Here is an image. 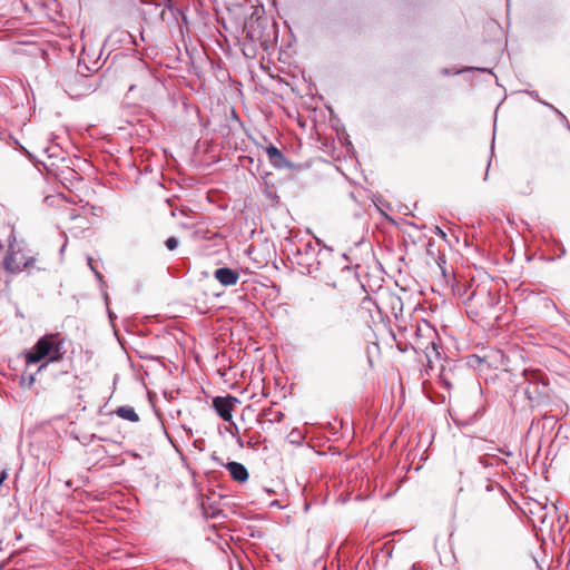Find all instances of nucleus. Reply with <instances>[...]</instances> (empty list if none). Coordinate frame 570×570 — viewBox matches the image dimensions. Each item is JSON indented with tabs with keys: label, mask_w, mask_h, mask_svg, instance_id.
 <instances>
[{
	"label": "nucleus",
	"mask_w": 570,
	"mask_h": 570,
	"mask_svg": "<svg viewBox=\"0 0 570 570\" xmlns=\"http://www.w3.org/2000/svg\"><path fill=\"white\" fill-rule=\"evenodd\" d=\"M66 337L60 332L46 333L40 336L35 345L24 353L27 365L38 364L45 361L38 367V372L48 366L49 363L60 362L67 350L65 347Z\"/></svg>",
	"instance_id": "nucleus-1"
},
{
	"label": "nucleus",
	"mask_w": 570,
	"mask_h": 570,
	"mask_svg": "<svg viewBox=\"0 0 570 570\" xmlns=\"http://www.w3.org/2000/svg\"><path fill=\"white\" fill-rule=\"evenodd\" d=\"M2 265L11 274L27 272L29 276L48 271L47 264L38 257V253L30 249L23 242L17 240L9 244Z\"/></svg>",
	"instance_id": "nucleus-2"
},
{
	"label": "nucleus",
	"mask_w": 570,
	"mask_h": 570,
	"mask_svg": "<svg viewBox=\"0 0 570 570\" xmlns=\"http://www.w3.org/2000/svg\"><path fill=\"white\" fill-rule=\"evenodd\" d=\"M90 69L78 63L77 71L67 72L63 77L65 91L72 98H78L96 90V85L90 82L89 77L83 72Z\"/></svg>",
	"instance_id": "nucleus-3"
},
{
	"label": "nucleus",
	"mask_w": 570,
	"mask_h": 570,
	"mask_svg": "<svg viewBox=\"0 0 570 570\" xmlns=\"http://www.w3.org/2000/svg\"><path fill=\"white\" fill-rule=\"evenodd\" d=\"M239 403V400L230 394L225 396H215L212 401L213 409L217 415L225 422H232L233 410L235 404Z\"/></svg>",
	"instance_id": "nucleus-4"
},
{
	"label": "nucleus",
	"mask_w": 570,
	"mask_h": 570,
	"mask_svg": "<svg viewBox=\"0 0 570 570\" xmlns=\"http://www.w3.org/2000/svg\"><path fill=\"white\" fill-rule=\"evenodd\" d=\"M265 151L268 156L269 163L274 168L284 169L294 167V164L286 159L283 153L273 144H268V146L265 148Z\"/></svg>",
	"instance_id": "nucleus-5"
},
{
	"label": "nucleus",
	"mask_w": 570,
	"mask_h": 570,
	"mask_svg": "<svg viewBox=\"0 0 570 570\" xmlns=\"http://www.w3.org/2000/svg\"><path fill=\"white\" fill-rule=\"evenodd\" d=\"M214 277L220 285L228 287L237 284L239 274L236 269L223 266L215 269Z\"/></svg>",
	"instance_id": "nucleus-6"
},
{
	"label": "nucleus",
	"mask_w": 570,
	"mask_h": 570,
	"mask_svg": "<svg viewBox=\"0 0 570 570\" xmlns=\"http://www.w3.org/2000/svg\"><path fill=\"white\" fill-rule=\"evenodd\" d=\"M224 466L229 472L232 479L236 482L244 483L249 478L248 470L243 463L229 461L224 464Z\"/></svg>",
	"instance_id": "nucleus-7"
},
{
	"label": "nucleus",
	"mask_w": 570,
	"mask_h": 570,
	"mask_svg": "<svg viewBox=\"0 0 570 570\" xmlns=\"http://www.w3.org/2000/svg\"><path fill=\"white\" fill-rule=\"evenodd\" d=\"M478 463L484 469H492L498 468L501 464H508V462L504 459L490 453H485L479 456Z\"/></svg>",
	"instance_id": "nucleus-8"
},
{
	"label": "nucleus",
	"mask_w": 570,
	"mask_h": 570,
	"mask_svg": "<svg viewBox=\"0 0 570 570\" xmlns=\"http://www.w3.org/2000/svg\"><path fill=\"white\" fill-rule=\"evenodd\" d=\"M115 413L119 417H121L124 420H127V421H130V422H138L139 421V415L137 414L135 409L132 406H129V405H122V406L117 407Z\"/></svg>",
	"instance_id": "nucleus-9"
},
{
	"label": "nucleus",
	"mask_w": 570,
	"mask_h": 570,
	"mask_svg": "<svg viewBox=\"0 0 570 570\" xmlns=\"http://www.w3.org/2000/svg\"><path fill=\"white\" fill-rule=\"evenodd\" d=\"M493 475H495V473H493ZM484 490L487 492H492V491H499L502 495L507 494V490L504 489V487L499 483L498 481L493 480L492 479V473H489L485 478H484Z\"/></svg>",
	"instance_id": "nucleus-10"
},
{
	"label": "nucleus",
	"mask_w": 570,
	"mask_h": 570,
	"mask_svg": "<svg viewBox=\"0 0 570 570\" xmlns=\"http://www.w3.org/2000/svg\"><path fill=\"white\" fill-rule=\"evenodd\" d=\"M472 70H478V71H481V72H488V73L493 75L491 69H488V68H476V67H465L463 69H459V70H455V71H451L449 68H442L441 69V73L444 75V76H450V75H459V73H463V72H470Z\"/></svg>",
	"instance_id": "nucleus-11"
},
{
	"label": "nucleus",
	"mask_w": 570,
	"mask_h": 570,
	"mask_svg": "<svg viewBox=\"0 0 570 570\" xmlns=\"http://www.w3.org/2000/svg\"><path fill=\"white\" fill-rule=\"evenodd\" d=\"M163 3H164L165 9L169 10L173 14L180 16L185 23L188 22L187 16L183 11V9L178 8L175 4L174 0H163Z\"/></svg>",
	"instance_id": "nucleus-12"
},
{
	"label": "nucleus",
	"mask_w": 570,
	"mask_h": 570,
	"mask_svg": "<svg viewBox=\"0 0 570 570\" xmlns=\"http://www.w3.org/2000/svg\"><path fill=\"white\" fill-rule=\"evenodd\" d=\"M265 420L269 423L281 422L284 419V413L282 411H274L273 409H267L263 412Z\"/></svg>",
	"instance_id": "nucleus-13"
},
{
	"label": "nucleus",
	"mask_w": 570,
	"mask_h": 570,
	"mask_svg": "<svg viewBox=\"0 0 570 570\" xmlns=\"http://www.w3.org/2000/svg\"><path fill=\"white\" fill-rule=\"evenodd\" d=\"M331 253H332V248L327 247L326 245H324L323 249L318 250L315 269H320L322 259H324L326 256L331 255Z\"/></svg>",
	"instance_id": "nucleus-14"
},
{
	"label": "nucleus",
	"mask_w": 570,
	"mask_h": 570,
	"mask_svg": "<svg viewBox=\"0 0 570 570\" xmlns=\"http://www.w3.org/2000/svg\"><path fill=\"white\" fill-rule=\"evenodd\" d=\"M178 245L179 240L175 236L168 237L165 242V246L167 247L168 250H175L178 247Z\"/></svg>",
	"instance_id": "nucleus-15"
},
{
	"label": "nucleus",
	"mask_w": 570,
	"mask_h": 570,
	"mask_svg": "<svg viewBox=\"0 0 570 570\" xmlns=\"http://www.w3.org/2000/svg\"><path fill=\"white\" fill-rule=\"evenodd\" d=\"M487 304L489 306H493L494 304L499 303V297L493 294L491 291H488L485 293Z\"/></svg>",
	"instance_id": "nucleus-16"
},
{
	"label": "nucleus",
	"mask_w": 570,
	"mask_h": 570,
	"mask_svg": "<svg viewBox=\"0 0 570 570\" xmlns=\"http://www.w3.org/2000/svg\"><path fill=\"white\" fill-rule=\"evenodd\" d=\"M229 425L225 428L226 432H228L233 438L239 434V430L237 424L232 420L228 422Z\"/></svg>",
	"instance_id": "nucleus-17"
},
{
	"label": "nucleus",
	"mask_w": 570,
	"mask_h": 570,
	"mask_svg": "<svg viewBox=\"0 0 570 570\" xmlns=\"http://www.w3.org/2000/svg\"><path fill=\"white\" fill-rule=\"evenodd\" d=\"M289 435H291L292 438H294V439L292 440V442H296V443H298V444H299V443L302 442V440H303V436H302V434H301V432H299L298 430H293V431L289 433Z\"/></svg>",
	"instance_id": "nucleus-18"
},
{
	"label": "nucleus",
	"mask_w": 570,
	"mask_h": 570,
	"mask_svg": "<svg viewBox=\"0 0 570 570\" xmlns=\"http://www.w3.org/2000/svg\"><path fill=\"white\" fill-rule=\"evenodd\" d=\"M524 92H525L527 95H529L532 99H534L535 101H538V102H540V104H541V101H543V100L540 98V96H539V94H538V91H537V90H525Z\"/></svg>",
	"instance_id": "nucleus-19"
},
{
	"label": "nucleus",
	"mask_w": 570,
	"mask_h": 570,
	"mask_svg": "<svg viewBox=\"0 0 570 570\" xmlns=\"http://www.w3.org/2000/svg\"><path fill=\"white\" fill-rule=\"evenodd\" d=\"M541 105H543L544 107L549 108L554 114H560V110L558 108H556L553 105H551L550 102H548L546 100L541 101Z\"/></svg>",
	"instance_id": "nucleus-20"
},
{
	"label": "nucleus",
	"mask_w": 570,
	"mask_h": 570,
	"mask_svg": "<svg viewBox=\"0 0 570 570\" xmlns=\"http://www.w3.org/2000/svg\"><path fill=\"white\" fill-rule=\"evenodd\" d=\"M87 264L92 273H95V271H98L96 265L94 264L92 257H90V256L87 257Z\"/></svg>",
	"instance_id": "nucleus-21"
},
{
	"label": "nucleus",
	"mask_w": 570,
	"mask_h": 570,
	"mask_svg": "<svg viewBox=\"0 0 570 570\" xmlns=\"http://www.w3.org/2000/svg\"><path fill=\"white\" fill-rule=\"evenodd\" d=\"M560 121L566 126V127H569V121L567 119V117L560 111V114H556Z\"/></svg>",
	"instance_id": "nucleus-22"
},
{
	"label": "nucleus",
	"mask_w": 570,
	"mask_h": 570,
	"mask_svg": "<svg viewBox=\"0 0 570 570\" xmlns=\"http://www.w3.org/2000/svg\"><path fill=\"white\" fill-rule=\"evenodd\" d=\"M24 381H26V377L22 376V382H24ZM27 381H28L27 385L30 387L35 382V374H29L27 377Z\"/></svg>",
	"instance_id": "nucleus-23"
},
{
	"label": "nucleus",
	"mask_w": 570,
	"mask_h": 570,
	"mask_svg": "<svg viewBox=\"0 0 570 570\" xmlns=\"http://www.w3.org/2000/svg\"><path fill=\"white\" fill-rule=\"evenodd\" d=\"M94 274H95L97 281L100 283V285H104L105 284L104 275L99 271H95Z\"/></svg>",
	"instance_id": "nucleus-24"
},
{
	"label": "nucleus",
	"mask_w": 570,
	"mask_h": 570,
	"mask_svg": "<svg viewBox=\"0 0 570 570\" xmlns=\"http://www.w3.org/2000/svg\"><path fill=\"white\" fill-rule=\"evenodd\" d=\"M14 142L18 145L19 149L24 154V155H29V151L22 146L19 144L18 140H14Z\"/></svg>",
	"instance_id": "nucleus-25"
},
{
	"label": "nucleus",
	"mask_w": 570,
	"mask_h": 570,
	"mask_svg": "<svg viewBox=\"0 0 570 570\" xmlns=\"http://www.w3.org/2000/svg\"><path fill=\"white\" fill-rule=\"evenodd\" d=\"M309 252H314V247L311 243L305 245V253L308 254Z\"/></svg>",
	"instance_id": "nucleus-26"
},
{
	"label": "nucleus",
	"mask_w": 570,
	"mask_h": 570,
	"mask_svg": "<svg viewBox=\"0 0 570 570\" xmlns=\"http://www.w3.org/2000/svg\"><path fill=\"white\" fill-rule=\"evenodd\" d=\"M7 476H8L7 471H6V470H2V471L0 472V480H1V483H3V481L7 479Z\"/></svg>",
	"instance_id": "nucleus-27"
},
{
	"label": "nucleus",
	"mask_w": 570,
	"mask_h": 570,
	"mask_svg": "<svg viewBox=\"0 0 570 570\" xmlns=\"http://www.w3.org/2000/svg\"><path fill=\"white\" fill-rule=\"evenodd\" d=\"M412 330H413V334L416 337H419L420 336V332H421V327L420 326H415V327L412 326Z\"/></svg>",
	"instance_id": "nucleus-28"
},
{
	"label": "nucleus",
	"mask_w": 570,
	"mask_h": 570,
	"mask_svg": "<svg viewBox=\"0 0 570 570\" xmlns=\"http://www.w3.org/2000/svg\"><path fill=\"white\" fill-rule=\"evenodd\" d=\"M363 216H364L363 210H356V212L354 213V217H355V218H357V219H361Z\"/></svg>",
	"instance_id": "nucleus-29"
},
{
	"label": "nucleus",
	"mask_w": 570,
	"mask_h": 570,
	"mask_svg": "<svg viewBox=\"0 0 570 570\" xmlns=\"http://www.w3.org/2000/svg\"><path fill=\"white\" fill-rule=\"evenodd\" d=\"M499 451H500L501 453H503L504 455H508V456L512 455V452H511L510 450H507V449H499Z\"/></svg>",
	"instance_id": "nucleus-30"
},
{
	"label": "nucleus",
	"mask_w": 570,
	"mask_h": 570,
	"mask_svg": "<svg viewBox=\"0 0 570 570\" xmlns=\"http://www.w3.org/2000/svg\"><path fill=\"white\" fill-rule=\"evenodd\" d=\"M490 166H491V158H490V159H489V161H488V168H487V171H485V174H484V180H487V179H488V177H489V168H490Z\"/></svg>",
	"instance_id": "nucleus-31"
},
{
	"label": "nucleus",
	"mask_w": 570,
	"mask_h": 570,
	"mask_svg": "<svg viewBox=\"0 0 570 570\" xmlns=\"http://www.w3.org/2000/svg\"><path fill=\"white\" fill-rule=\"evenodd\" d=\"M234 438L236 439V442H237L240 446H243V440H242V438L239 436V434H238V435H236V436H234Z\"/></svg>",
	"instance_id": "nucleus-32"
},
{
	"label": "nucleus",
	"mask_w": 570,
	"mask_h": 570,
	"mask_svg": "<svg viewBox=\"0 0 570 570\" xmlns=\"http://www.w3.org/2000/svg\"><path fill=\"white\" fill-rule=\"evenodd\" d=\"M494 155V138L492 139L491 144V157Z\"/></svg>",
	"instance_id": "nucleus-33"
},
{
	"label": "nucleus",
	"mask_w": 570,
	"mask_h": 570,
	"mask_svg": "<svg viewBox=\"0 0 570 570\" xmlns=\"http://www.w3.org/2000/svg\"><path fill=\"white\" fill-rule=\"evenodd\" d=\"M438 235L445 237V233L440 227H438Z\"/></svg>",
	"instance_id": "nucleus-34"
},
{
	"label": "nucleus",
	"mask_w": 570,
	"mask_h": 570,
	"mask_svg": "<svg viewBox=\"0 0 570 570\" xmlns=\"http://www.w3.org/2000/svg\"><path fill=\"white\" fill-rule=\"evenodd\" d=\"M478 294H479L478 292H473L468 299L469 301L473 299L475 296H478Z\"/></svg>",
	"instance_id": "nucleus-35"
},
{
	"label": "nucleus",
	"mask_w": 570,
	"mask_h": 570,
	"mask_svg": "<svg viewBox=\"0 0 570 570\" xmlns=\"http://www.w3.org/2000/svg\"><path fill=\"white\" fill-rule=\"evenodd\" d=\"M313 272V265L308 264V273L311 274Z\"/></svg>",
	"instance_id": "nucleus-36"
},
{
	"label": "nucleus",
	"mask_w": 570,
	"mask_h": 570,
	"mask_svg": "<svg viewBox=\"0 0 570 570\" xmlns=\"http://www.w3.org/2000/svg\"><path fill=\"white\" fill-rule=\"evenodd\" d=\"M65 248H66V244H63V245L61 246L60 252L62 253V252L65 250Z\"/></svg>",
	"instance_id": "nucleus-37"
},
{
	"label": "nucleus",
	"mask_w": 570,
	"mask_h": 570,
	"mask_svg": "<svg viewBox=\"0 0 570 570\" xmlns=\"http://www.w3.org/2000/svg\"><path fill=\"white\" fill-rule=\"evenodd\" d=\"M444 384H445V386H448V387H450V386H451L450 382H448V381H444Z\"/></svg>",
	"instance_id": "nucleus-38"
},
{
	"label": "nucleus",
	"mask_w": 570,
	"mask_h": 570,
	"mask_svg": "<svg viewBox=\"0 0 570 570\" xmlns=\"http://www.w3.org/2000/svg\"><path fill=\"white\" fill-rule=\"evenodd\" d=\"M213 460H215V461H217L218 463H220V462H219V460H218V458H217L216 455H213Z\"/></svg>",
	"instance_id": "nucleus-39"
},
{
	"label": "nucleus",
	"mask_w": 570,
	"mask_h": 570,
	"mask_svg": "<svg viewBox=\"0 0 570 570\" xmlns=\"http://www.w3.org/2000/svg\"><path fill=\"white\" fill-rule=\"evenodd\" d=\"M350 196H351V198H353L355 200L354 193H351Z\"/></svg>",
	"instance_id": "nucleus-40"
},
{
	"label": "nucleus",
	"mask_w": 570,
	"mask_h": 570,
	"mask_svg": "<svg viewBox=\"0 0 570 570\" xmlns=\"http://www.w3.org/2000/svg\"><path fill=\"white\" fill-rule=\"evenodd\" d=\"M397 302H399L400 306L402 307V301L400 298H397Z\"/></svg>",
	"instance_id": "nucleus-41"
},
{
	"label": "nucleus",
	"mask_w": 570,
	"mask_h": 570,
	"mask_svg": "<svg viewBox=\"0 0 570 570\" xmlns=\"http://www.w3.org/2000/svg\"><path fill=\"white\" fill-rule=\"evenodd\" d=\"M542 523L546 522V515H543L542 520H541Z\"/></svg>",
	"instance_id": "nucleus-42"
},
{
	"label": "nucleus",
	"mask_w": 570,
	"mask_h": 570,
	"mask_svg": "<svg viewBox=\"0 0 570 570\" xmlns=\"http://www.w3.org/2000/svg\"><path fill=\"white\" fill-rule=\"evenodd\" d=\"M567 128L570 130V125H569V127H567Z\"/></svg>",
	"instance_id": "nucleus-43"
}]
</instances>
